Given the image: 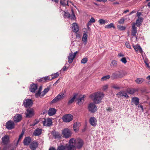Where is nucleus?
Returning <instances> with one entry per match:
<instances>
[{
  "label": "nucleus",
  "mask_w": 150,
  "mask_h": 150,
  "mask_svg": "<svg viewBox=\"0 0 150 150\" xmlns=\"http://www.w3.org/2000/svg\"><path fill=\"white\" fill-rule=\"evenodd\" d=\"M104 96V94L102 92L98 91L92 94L91 96V98H93V102L95 104H99Z\"/></svg>",
  "instance_id": "f257e3e1"
},
{
  "label": "nucleus",
  "mask_w": 150,
  "mask_h": 150,
  "mask_svg": "<svg viewBox=\"0 0 150 150\" xmlns=\"http://www.w3.org/2000/svg\"><path fill=\"white\" fill-rule=\"evenodd\" d=\"M74 145H75L76 148L79 149L81 148L83 144V141L80 139H78L76 140L74 139Z\"/></svg>",
  "instance_id": "f03ea898"
},
{
  "label": "nucleus",
  "mask_w": 150,
  "mask_h": 150,
  "mask_svg": "<svg viewBox=\"0 0 150 150\" xmlns=\"http://www.w3.org/2000/svg\"><path fill=\"white\" fill-rule=\"evenodd\" d=\"M74 139H70L69 145L66 147L67 150H76V147L74 145Z\"/></svg>",
  "instance_id": "7ed1b4c3"
},
{
  "label": "nucleus",
  "mask_w": 150,
  "mask_h": 150,
  "mask_svg": "<svg viewBox=\"0 0 150 150\" xmlns=\"http://www.w3.org/2000/svg\"><path fill=\"white\" fill-rule=\"evenodd\" d=\"M73 117L71 114H69L64 115L62 117L63 121L65 122H69L73 120Z\"/></svg>",
  "instance_id": "20e7f679"
},
{
  "label": "nucleus",
  "mask_w": 150,
  "mask_h": 150,
  "mask_svg": "<svg viewBox=\"0 0 150 150\" xmlns=\"http://www.w3.org/2000/svg\"><path fill=\"white\" fill-rule=\"evenodd\" d=\"M15 124L14 122L11 120L7 121L6 124V128L8 130H11L15 127Z\"/></svg>",
  "instance_id": "39448f33"
},
{
  "label": "nucleus",
  "mask_w": 150,
  "mask_h": 150,
  "mask_svg": "<svg viewBox=\"0 0 150 150\" xmlns=\"http://www.w3.org/2000/svg\"><path fill=\"white\" fill-rule=\"evenodd\" d=\"M33 104L32 100L30 99H25L23 100V105L25 108L30 107Z\"/></svg>",
  "instance_id": "423d86ee"
},
{
  "label": "nucleus",
  "mask_w": 150,
  "mask_h": 150,
  "mask_svg": "<svg viewBox=\"0 0 150 150\" xmlns=\"http://www.w3.org/2000/svg\"><path fill=\"white\" fill-rule=\"evenodd\" d=\"M89 111L91 112H94L97 110V108L96 105L93 103H90L88 106Z\"/></svg>",
  "instance_id": "0eeeda50"
},
{
  "label": "nucleus",
  "mask_w": 150,
  "mask_h": 150,
  "mask_svg": "<svg viewBox=\"0 0 150 150\" xmlns=\"http://www.w3.org/2000/svg\"><path fill=\"white\" fill-rule=\"evenodd\" d=\"M26 117L27 118H30L34 115V111L32 109H28L25 112Z\"/></svg>",
  "instance_id": "6e6552de"
},
{
  "label": "nucleus",
  "mask_w": 150,
  "mask_h": 150,
  "mask_svg": "<svg viewBox=\"0 0 150 150\" xmlns=\"http://www.w3.org/2000/svg\"><path fill=\"white\" fill-rule=\"evenodd\" d=\"M64 137L66 138L69 137L71 135V133L69 129H64L62 131Z\"/></svg>",
  "instance_id": "1a4fd4ad"
},
{
  "label": "nucleus",
  "mask_w": 150,
  "mask_h": 150,
  "mask_svg": "<svg viewBox=\"0 0 150 150\" xmlns=\"http://www.w3.org/2000/svg\"><path fill=\"white\" fill-rule=\"evenodd\" d=\"M2 142L5 145H7L10 142V138L8 135H5L2 138Z\"/></svg>",
  "instance_id": "9d476101"
},
{
  "label": "nucleus",
  "mask_w": 150,
  "mask_h": 150,
  "mask_svg": "<svg viewBox=\"0 0 150 150\" xmlns=\"http://www.w3.org/2000/svg\"><path fill=\"white\" fill-rule=\"evenodd\" d=\"M116 95L118 97L121 98L125 97L127 98L129 97V96L127 94L126 91H121L117 93Z\"/></svg>",
  "instance_id": "9b49d317"
},
{
  "label": "nucleus",
  "mask_w": 150,
  "mask_h": 150,
  "mask_svg": "<svg viewBox=\"0 0 150 150\" xmlns=\"http://www.w3.org/2000/svg\"><path fill=\"white\" fill-rule=\"evenodd\" d=\"M122 76V73L119 71H116L112 73V77L113 79L121 77Z\"/></svg>",
  "instance_id": "f8f14e48"
},
{
  "label": "nucleus",
  "mask_w": 150,
  "mask_h": 150,
  "mask_svg": "<svg viewBox=\"0 0 150 150\" xmlns=\"http://www.w3.org/2000/svg\"><path fill=\"white\" fill-rule=\"evenodd\" d=\"M64 95V94L62 93L61 94H59L51 101V103H53L57 102L61 99L63 98Z\"/></svg>",
  "instance_id": "ddd939ff"
},
{
  "label": "nucleus",
  "mask_w": 150,
  "mask_h": 150,
  "mask_svg": "<svg viewBox=\"0 0 150 150\" xmlns=\"http://www.w3.org/2000/svg\"><path fill=\"white\" fill-rule=\"evenodd\" d=\"M38 146V144L37 142L34 141L30 143V148L31 150H35Z\"/></svg>",
  "instance_id": "4468645a"
},
{
  "label": "nucleus",
  "mask_w": 150,
  "mask_h": 150,
  "mask_svg": "<svg viewBox=\"0 0 150 150\" xmlns=\"http://www.w3.org/2000/svg\"><path fill=\"white\" fill-rule=\"evenodd\" d=\"M22 119V115L19 114H17L14 117L13 120L15 122H18L21 121Z\"/></svg>",
  "instance_id": "2eb2a0df"
},
{
  "label": "nucleus",
  "mask_w": 150,
  "mask_h": 150,
  "mask_svg": "<svg viewBox=\"0 0 150 150\" xmlns=\"http://www.w3.org/2000/svg\"><path fill=\"white\" fill-rule=\"evenodd\" d=\"M87 34L88 32L87 31H84L82 37V40L84 45H85L87 44V38L88 36Z\"/></svg>",
  "instance_id": "dca6fc26"
},
{
  "label": "nucleus",
  "mask_w": 150,
  "mask_h": 150,
  "mask_svg": "<svg viewBox=\"0 0 150 150\" xmlns=\"http://www.w3.org/2000/svg\"><path fill=\"white\" fill-rule=\"evenodd\" d=\"M97 120L95 117H92L90 118L89 122L90 124L92 126L95 127L96 125Z\"/></svg>",
  "instance_id": "f3484780"
},
{
  "label": "nucleus",
  "mask_w": 150,
  "mask_h": 150,
  "mask_svg": "<svg viewBox=\"0 0 150 150\" xmlns=\"http://www.w3.org/2000/svg\"><path fill=\"white\" fill-rule=\"evenodd\" d=\"M38 86L36 84L32 83L30 85V91L32 93H35L37 89Z\"/></svg>",
  "instance_id": "a211bd4d"
},
{
  "label": "nucleus",
  "mask_w": 150,
  "mask_h": 150,
  "mask_svg": "<svg viewBox=\"0 0 150 150\" xmlns=\"http://www.w3.org/2000/svg\"><path fill=\"white\" fill-rule=\"evenodd\" d=\"M31 142V139L30 137H25L23 140V144L25 145H28Z\"/></svg>",
  "instance_id": "6ab92c4d"
},
{
  "label": "nucleus",
  "mask_w": 150,
  "mask_h": 150,
  "mask_svg": "<svg viewBox=\"0 0 150 150\" xmlns=\"http://www.w3.org/2000/svg\"><path fill=\"white\" fill-rule=\"evenodd\" d=\"M137 32V27L135 26V23H134L132 26V35L135 36Z\"/></svg>",
  "instance_id": "aec40b11"
},
{
  "label": "nucleus",
  "mask_w": 150,
  "mask_h": 150,
  "mask_svg": "<svg viewBox=\"0 0 150 150\" xmlns=\"http://www.w3.org/2000/svg\"><path fill=\"white\" fill-rule=\"evenodd\" d=\"M42 129L39 128H37L34 131L33 134L35 136H39L42 133Z\"/></svg>",
  "instance_id": "412c9836"
},
{
  "label": "nucleus",
  "mask_w": 150,
  "mask_h": 150,
  "mask_svg": "<svg viewBox=\"0 0 150 150\" xmlns=\"http://www.w3.org/2000/svg\"><path fill=\"white\" fill-rule=\"evenodd\" d=\"M56 110L54 108H50L48 111V114L50 116H52L54 115L56 112Z\"/></svg>",
  "instance_id": "4be33fe9"
},
{
  "label": "nucleus",
  "mask_w": 150,
  "mask_h": 150,
  "mask_svg": "<svg viewBox=\"0 0 150 150\" xmlns=\"http://www.w3.org/2000/svg\"><path fill=\"white\" fill-rule=\"evenodd\" d=\"M72 31L73 32L76 33L79 30V26L76 23H74L72 24Z\"/></svg>",
  "instance_id": "5701e85b"
},
{
  "label": "nucleus",
  "mask_w": 150,
  "mask_h": 150,
  "mask_svg": "<svg viewBox=\"0 0 150 150\" xmlns=\"http://www.w3.org/2000/svg\"><path fill=\"white\" fill-rule=\"evenodd\" d=\"M132 101L136 105H137L139 103V99L137 97H134L132 98Z\"/></svg>",
  "instance_id": "b1692460"
},
{
  "label": "nucleus",
  "mask_w": 150,
  "mask_h": 150,
  "mask_svg": "<svg viewBox=\"0 0 150 150\" xmlns=\"http://www.w3.org/2000/svg\"><path fill=\"white\" fill-rule=\"evenodd\" d=\"M52 134L55 139L59 138L61 137L59 132H57L55 131L52 132Z\"/></svg>",
  "instance_id": "393cba45"
},
{
  "label": "nucleus",
  "mask_w": 150,
  "mask_h": 150,
  "mask_svg": "<svg viewBox=\"0 0 150 150\" xmlns=\"http://www.w3.org/2000/svg\"><path fill=\"white\" fill-rule=\"evenodd\" d=\"M133 47L136 51H139L141 53H142L143 52L142 49L140 46H134Z\"/></svg>",
  "instance_id": "a878e982"
},
{
  "label": "nucleus",
  "mask_w": 150,
  "mask_h": 150,
  "mask_svg": "<svg viewBox=\"0 0 150 150\" xmlns=\"http://www.w3.org/2000/svg\"><path fill=\"white\" fill-rule=\"evenodd\" d=\"M143 18H142L139 17L137 20L136 23L138 27H139L142 24V21Z\"/></svg>",
  "instance_id": "bb28decb"
},
{
  "label": "nucleus",
  "mask_w": 150,
  "mask_h": 150,
  "mask_svg": "<svg viewBox=\"0 0 150 150\" xmlns=\"http://www.w3.org/2000/svg\"><path fill=\"white\" fill-rule=\"evenodd\" d=\"M73 56H74L73 55V54L72 53H70L69 55L68 56V62L69 64H71L72 62L73 59L75 58L74 57L73 58Z\"/></svg>",
  "instance_id": "cd10ccee"
},
{
  "label": "nucleus",
  "mask_w": 150,
  "mask_h": 150,
  "mask_svg": "<svg viewBox=\"0 0 150 150\" xmlns=\"http://www.w3.org/2000/svg\"><path fill=\"white\" fill-rule=\"evenodd\" d=\"M77 96V94H75L74 96L71 98L68 101V104L69 105H70L72 104L76 98Z\"/></svg>",
  "instance_id": "c85d7f7f"
},
{
  "label": "nucleus",
  "mask_w": 150,
  "mask_h": 150,
  "mask_svg": "<svg viewBox=\"0 0 150 150\" xmlns=\"http://www.w3.org/2000/svg\"><path fill=\"white\" fill-rule=\"evenodd\" d=\"M144 81V79L141 78H137L135 81L138 84H141Z\"/></svg>",
  "instance_id": "c756f323"
},
{
  "label": "nucleus",
  "mask_w": 150,
  "mask_h": 150,
  "mask_svg": "<svg viewBox=\"0 0 150 150\" xmlns=\"http://www.w3.org/2000/svg\"><path fill=\"white\" fill-rule=\"evenodd\" d=\"M85 96L83 95L82 97L80 98L78 101V103L79 105H81L84 100Z\"/></svg>",
  "instance_id": "7c9ffc66"
},
{
  "label": "nucleus",
  "mask_w": 150,
  "mask_h": 150,
  "mask_svg": "<svg viewBox=\"0 0 150 150\" xmlns=\"http://www.w3.org/2000/svg\"><path fill=\"white\" fill-rule=\"evenodd\" d=\"M52 124V120L50 118H47V126H50Z\"/></svg>",
  "instance_id": "2f4dec72"
},
{
  "label": "nucleus",
  "mask_w": 150,
  "mask_h": 150,
  "mask_svg": "<svg viewBox=\"0 0 150 150\" xmlns=\"http://www.w3.org/2000/svg\"><path fill=\"white\" fill-rule=\"evenodd\" d=\"M112 28H115V27L114 25V24L112 23H111L109 25H106L105 26V28L110 29Z\"/></svg>",
  "instance_id": "473e14b6"
},
{
  "label": "nucleus",
  "mask_w": 150,
  "mask_h": 150,
  "mask_svg": "<svg viewBox=\"0 0 150 150\" xmlns=\"http://www.w3.org/2000/svg\"><path fill=\"white\" fill-rule=\"evenodd\" d=\"M126 92L129 94H132L135 92V91L134 89H129L127 90Z\"/></svg>",
  "instance_id": "72a5a7b5"
},
{
  "label": "nucleus",
  "mask_w": 150,
  "mask_h": 150,
  "mask_svg": "<svg viewBox=\"0 0 150 150\" xmlns=\"http://www.w3.org/2000/svg\"><path fill=\"white\" fill-rule=\"evenodd\" d=\"M63 12L64 13L63 15L64 18H69L70 17V14L69 13L67 12H66L64 11H63Z\"/></svg>",
  "instance_id": "f704fd0d"
},
{
  "label": "nucleus",
  "mask_w": 150,
  "mask_h": 150,
  "mask_svg": "<svg viewBox=\"0 0 150 150\" xmlns=\"http://www.w3.org/2000/svg\"><path fill=\"white\" fill-rule=\"evenodd\" d=\"M99 22L100 24H105L106 23H108V21L107 20H104L103 19H100L99 20Z\"/></svg>",
  "instance_id": "c9c22d12"
},
{
  "label": "nucleus",
  "mask_w": 150,
  "mask_h": 150,
  "mask_svg": "<svg viewBox=\"0 0 150 150\" xmlns=\"http://www.w3.org/2000/svg\"><path fill=\"white\" fill-rule=\"evenodd\" d=\"M110 77V76L107 75L104 76L101 79V80L102 81H104L107 80L109 79Z\"/></svg>",
  "instance_id": "e433bc0d"
},
{
  "label": "nucleus",
  "mask_w": 150,
  "mask_h": 150,
  "mask_svg": "<svg viewBox=\"0 0 150 150\" xmlns=\"http://www.w3.org/2000/svg\"><path fill=\"white\" fill-rule=\"evenodd\" d=\"M117 62L116 60H113L110 64V66L112 67H115L117 66Z\"/></svg>",
  "instance_id": "4c0bfd02"
},
{
  "label": "nucleus",
  "mask_w": 150,
  "mask_h": 150,
  "mask_svg": "<svg viewBox=\"0 0 150 150\" xmlns=\"http://www.w3.org/2000/svg\"><path fill=\"white\" fill-rule=\"evenodd\" d=\"M59 75V73L58 72H57L54 74H52L51 75V76H52L51 78V79H52L58 77Z\"/></svg>",
  "instance_id": "58836bf2"
},
{
  "label": "nucleus",
  "mask_w": 150,
  "mask_h": 150,
  "mask_svg": "<svg viewBox=\"0 0 150 150\" xmlns=\"http://www.w3.org/2000/svg\"><path fill=\"white\" fill-rule=\"evenodd\" d=\"M66 147L64 145H61L59 146L57 148V150H65Z\"/></svg>",
  "instance_id": "ea45409f"
},
{
  "label": "nucleus",
  "mask_w": 150,
  "mask_h": 150,
  "mask_svg": "<svg viewBox=\"0 0 150 150\" xmlns=\"http://www.w3.org/2000/svg\"><path fill=\"white\" fill-rule=\"evenodd\" d=\"M24 131H23V130H22L21 132V134L19 135L18 139L17 140V144H18V143L19 140H20L23 137V135L24 134Z\"/></svg>",
  "instance_id": "a19ab883"
},
{
  "label": "nucleus",
  "mask_w": 150,
  "mask_h": 150,
  "mask_svg": "<svg viewBox=\"0 0 150 150\" xmlns=\"http://www.w3.org/2000/svg\"><path fill=\"white\" fill-rule=\"evenodd\" d=\"M43 79H44V81H50L52 80L51 77L50 76H45L43 77Z\"/></svg>",
  "instance_id": "79ce46f5"
},
{
  "label": "nucleus",
  "mask_w": 150,
  "mask_h": 150,
  "mask_svg": "<svg viewBox=\"0 0 150 150\" xmlns=\"http://www.w3.org/2000/svg\"><path fill=\"white\" fill-rule=\"evenodd\" d=\"M69 18L73 20H74L76 19L75 16L73 11H72V14L71 16L70 15V17Z\"/></svg>",
  "instance_id": "37998d69"
},
{
  "label": "nucleus",
  "mask_w": 150,
  "mask_h": 150,
  "mask_svg": "<svg viewBox=\"0 0 150 150\" xmlns=\"http://www.w3.org/2000/svg\"><path fill=\"white\" fill-rule=\"evenodd\" d=\"M88 61V59L86 58H85L82 59L81 62L82 64H85Z\"/></svg>",
  "instance_id": "c03bdc74"
},
{
  "label": "nucleus",
  "mask_w": 150,
  "mask_h": 150,
  "mask_svg": "<svg viewBox=\"0 0 150 150\" xmlns=\"http://www.w3.org/2000/svg\"><path fill=\"white\" fill-rule=\"evenodd\" d=\"M35 96L36 98H38L39 96H40V98H41V93H40L38 91L37 92L35 93Z\"/></svg>",
  "instance_id": "a18cd8bd"
},
{
  "label": "nucleus",
  "mask_w": 150,
  "mask_h": 150,
  "mask_svg": "<svg viewBox=\"0 0 150 150\" xmlns=\"http://www.w3.org/2000/svg\"><path fill=\"white\" fill-rule=\"evenodd\" d=\"M123 63L126 64L127 61L125 57H122L120 60Z\"/></svg>",
  "instance_id": "49530a36"
},
{
  "label": "nucleus",
  "mask_w": 150,
  "mask_h": 150,
  "mask_svg": "<svg viewBox=\"0 0 150 150\" xmlns=\"http://www.w3.org/2000/svg\"><path fill=\"white\" fill-rule=\"evenodd\" d=\"M42 122L43 126H46L47 119H43L42 120Z\"/></svg>",
  "instance_id": "de8ad7c7"
},
{
  "label": "nucleus",
  "mask_w": 150,
  "mask_h": 150,
  "mask_svg": "<svg viewBox=\"0 0 150 150\" xmlns=\"http://www.w3.org/2000/svg\"><path fill=\"white\" fill-rule=\"evenodd\" d=\"M125 45L127 48L129 49H131V47L130 44L129 42H127L125 43Z\"/></svg>",
  "instance_id": "09e8293b"
},
{
  "label": "nucleus",
  "mask_w": 150,
  "mask_h": 150,
  "mask_svg": "<svg viewBox=\"0 0 150 150\" xmlns=\"http://www.w3.org/2000/svg\"><path fill=\"white\" fill-rule=\"evenodd\" d=\"M50 88L47 87V88H45L43 91V93H44L45 94L49 90Z\"/></svg>",
  "instance_id": "8fccbe9b"
},
{
  "label": "nucleus",
  "mask_w": 150,
  "mask_h": 150,
  "mask_svg": "<svg viewBox=\"0 0 150 150\" xmlns=\"http://www.w3.org/2000/svg\"><path fill=\"white\" fill-rule=\"evenodd\" d=\"M124 22V18H121L120 19L119 21V23L120 24H123Z\"/></svg>",
  "instance_id": "3c124183"
},
{
  "label": "nucleus",
  "mask_w": 150,
  "mask_h": 150,
  "mask_svg": "<svg viewBox=\"0 0 150 150\" xmlns=\"http://www.w3.org/2000/svg\"><path fill=\"white\" fill-rule=\"evenodd\" d=\"M119 28L121 30H125V28L123 26H120L119 27Z\"/></svg>",
  "instance_id": "603ef678"
},
{
  "label": "nucleus",
  "mask_w": 150,
  "mask_h": 150,
  "mask_svg": "<svg viewBox=\"0 0 150 150\" xmlns=\"http://www.w3.org/2000/svg\"><path fill=\"white\" fill-rule=\"evenodd\" d=\"M89 21L91 23H93L95 22V20L92 17L91 18Z\"/></svg>",
  "instance_id": "864d4df0"
},
{
  "label": "nucleus",
  "mask_w": 150,
  "mask_h": 150,
  "mask_svg": "<svg viewBox=\"0 0 150 150\" xmlns=\"http://www.w3.org/2000/svg\"><path fill=\"white\" fill-rule=\"evenodd\" d=\"M108 85H106L103 86V91H105L108 89Z\"/></svg>",
  "instance_id": "5fc2aeb1"
},
{
  "label": "nucleus",
  "mask_w": 150,
  "mask_h": 150,
  "mask_svg": "<svg viewBox=\"0 0 150 150\" xmlns=\"http://www.w3.org/2000/svg\"><path fill=\"white\" fill-rule=\"evenodd\" d=\"M37 122H34L33 123L30 124V126H34L36 124H37Z\"/></svg>",
  "instance_id": "6e6d98bb"
},
{
  "label": "nucleus",
  "mask_w": 150,
  "mask_h": 150,
  "mask_svg": "<svg viewBox=\"0 0 150 150\" xmlns=\"http://www.w3.org/2000/svg\"><path fill=\"white\" fill-rule=\"evenodd\" d=\"M106 110L110 112H112V109L110 107L107 108Z\"/></svg>",
  "instance_id": "4d7b16f0"
},
{
  "label": "nucleus",
  "mask_w": 150,
  "mask_h": 150,
  "mask_svg": "<svg viewBox=\"0 0 150 150\" xmlns=\"http://www.w3.org/2000/svg\"><path fill=\"white\" fill-rule=\"evenodd\" d=\"M60 3L63 6H65L66 5L65 3L63 1H60Z\"/></svg>",
  "instance_id": "13d9d810"
},
{
  "label": "nucleus",
  "mask_w": 150,
  "mask_h": 150,
  "mask_svg": "<svg viewBox=\"0 0 150 150\" xmlns=\"http://www.w3.org/2000/svg\"><path fill=\"white\" fill-rule=\"evenodd\" d=\"M113 88L116 89H120L119 87L117 86L114 85L113 86Z\"/></svg>",
  "instance_id": "bf43d9fd"
},
{
  "label": "nucleus",
  "mask_w": 150,
  "mask_h": 150,
  "mask_svg": "<svg viewBox=\"0 0 150 150\" xmlns=\"http://www.w3.org/2000/svg\"><path fill=\"white\" fill-rule=\"evenodd\" d=\"M136 12V11L134 10H133V11H132L129 14V16H130V15H131L133 13H135Z\"/></svg>",
  "instance_id": "052dcab7"
},
{
  "label": "nucleus",
  "mask_w": 150,
  "mask_h": 150,
  "mask_svg": "<svg viewBox=\"0 0 150 150\" xmlns=\"http://www.w3.org/2000/svg\"><path fill=\"white\" fill-rule=\"evenodd\" d=\"M141 14V12H137V13L136 16H137L138 17V18L139 17V16H140V15Z\"/></svg>",
  "instance_id": "680f3d73"
},
{
  "label": "nucleus",
  "mask_w": 150,
  "mask_h": 150,
  "mask_svg": "<svg viewBox=\"0 0 150 150\" xmlns=\"http://www.w3.org/2000/svg\"><path fill=\"white\" fill-rule=\"evenodd\" d=\"M76 124H74L73 126V129H74V130L75 131L76 130Z\"/></svg>",
  "instance_id": "e2e57ef3"
},
{
  "label": "nucleus",
  "mask_w": 150,
  "mask_h": 150,
  "mask_svg": "<svg viewBox=\"0 0 150 150\" xmlns=\"http://www.w3.org/2000/svg\"><path fill=\"white\" fill-rule=\"evenodd\" d=\"M96 1L99 2H105L107 1V0H96Z\"/></svg>",
  "instance_id": "0e129e2a"
},
{
  "label": "nucleus",
  "mask_w": 150,
  "mask_h": 150,
  "mask_svg": "<svg viewBox=\"0 0 150 150\" xmlns=\"http://www.w3.org/2000/svg\"><path fill=\"white\" fill-rule=\"evenodd\" d=\"M49 150H56L55 148L53 147H50L49 149Z\"/></svg>",
  "instance_id": "69168bd1"
},
{
  "label": "nucleus",
  "mask_w": 150,
  "mask_h": 150,
  "mask_svg": "<svg viewBox=\"0 0 150 150\" xmlns=\"http://www.w3.org/2000/svg\"><path fill=\"white\" fill-rule=\"evenodd\" d=\"M68 68V67H67L66 68V66H64V67L62 68V69H63V71H65Z\"/></svg>",
  "instance_id": "338daca9"
},
{
  "label": "nucleus",
  "mask_w": 150,
  "mask_h": 150,
  "mask_svg": "<svg viewBox=\"0 0 150 150\" xmlns=\"http://www.w3.org/2000/svg\"><path fill=\"white\" fill-rule=\"evenodd\" d=\"M42 90V87L41 86H40L39 87L38 91L40 93L41 91Z\"/></svg>",
  "instance_id": "774afa93"
}]
</instances>
